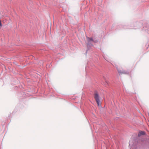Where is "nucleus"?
Returning <instances> with one entry per match:
<instances>
[{
  "label": "nucleus",
  "instance_id": "nucleus-3",
  "mask_svg": "<svg viewBox=\"0 0 149 149\" xmlns=\"http://www.w3.org/2000/svg\"><path fill=\"white\" fill-rule=\"evenodd\" d=\"M87 40L88 42L91 41H93V40L92 38H89V37L87 38Z\"/></svg>",
  "mask_w": 149,
  "mask_h": 149
},
{
  "label": "nucleus",
  "instance_id": "nucleus-2",
  "mask_svg": "<svg viewBox=\"0 0 149 149\" xmlns=\"http://www.w3.org/2000/svg\"><path fill=\"white\" fill-rule=\"evenodd\" d=\"M145 134V132L144 131H141L139 132L138 136H140L141 135H143Z\"/></svg>",
  "mask_w": 149,
  "mask_h": 149
},
{
  "label": "nucleus",
  "instance_id": "nucleus-5",
  "mask_svg": "<svg viewBox=\"0 0 149 149\" xmlns=\"http://www.w3.org/2000/svg\"><path fill=\"white\" fill-rule=\"evenodd\" d=\"M118 72H119V73H120V72L119 71H118Z\"/></svg>",
  "mask_w": 149,
  "mask_h": 149
},
{
  "label": "nucleus",
  "instance_id": "nucleus-4",
  "mask_svg": "<svg viewBox=\"0 0 149 149\" xmlns=\"http://www.w3.org/2000/svg\"><path fill=\"white\" fill-rule=\"evenodd\" d=\"M2 23L1 22V20H0V28H1V27L2 26Z\"/></svg>",
  "mask_w": 149,
  "mask_h": 149
},
{
  "label": "nucleus",
  "instance_id": "nucleus-1",
  "mask_svg": "<svg viewBox=\"0 0 149 149\" xmlns=\"http://www.w3.org/2000/svg\"><path fill=\"white\" fill-rule=\"evenodd\" d=\"M94 97L98 106H101V104L100 101L98 94L97 92H95V93Z\"/></svg>",
  "mask_w": 149,
  "mask_h": 149
}]
</instances>
